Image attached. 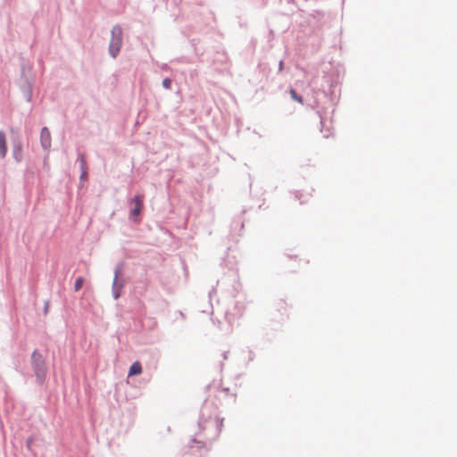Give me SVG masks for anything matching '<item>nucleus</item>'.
Masks as SVG:
<instances>
[{"instance_id": "5", "label": "nucleus", "mask_w": 457, "mask_h": 457, "mask_svg": "<svg viewBox=\"0 0 457 457\" xmlns=\"http://www.w3.org/2000/svg\"><path fill=\"white\" fill-rule=\"evenodd\" d=\"M7 154L6 137L3 130H0V157L4 158Z\"/></svg>"}, {"instance_id": "7", "label": "nucleus", "mask_w": 457, "mask_h": 457, "mask_svg": "<svg viewBox=\"0 0 457 457\" xmlns=\"http://www.w3.org/2000/svg\"><path fill=\"white\" fill-rule=\"evenodd\" d=\"M141 373H142L141 363L139 361L133 362L129 370V377L139 375Z\"/></svg>"}, {"instance_id": "13", "label": "nucleus", "mask_w": 457, "mask_h": 457, "mask_svg": "<svg viewBox=\"0 0 457 457\" xmlns=\"http://www.w3.org/2000/svg\"><path fill=\"white\" fill-rule=\"evenodd\" d=\"M81 165H82V167L85 165V161H84V159H81Z\"/></svg>"}, {"instance_id": "11", "label": "nucleus", "mask_w": 457, "mask_h": 457, "mask_svg": "<svg viewBox=\"0 0 457 457\" xmlns=\"http://www.w3.org/2000/svg\"><path fill=\"white\" fill-rule=\"evenodd\" d=\"M162 86L163 87H165L166 89H170V87H171V80L170 79H164L162 80Z\"/></svg>"}, {"instance_id": "12", "label": "nucleus", "mask_w": 457, "mask_h": 457, "mask_svg": "<svg viewBox=\"0 0 457 457\" xmlns=\"http://www.w3.org/2000/svg\"><path fill=\"white\" fill-rule=\"evenodd\" d=\"M282 69H283V62L281 61V62H279V70H282Z\"/></svg>"}, {"instance_id": "1", "label": "nucleus", "mask_w": 457, "mask_h": 457, "mask_svg": "<svg viewBox=\"0 0 457 457\" xmlns=\"http://www.w3.org/2000/svg\"><path fill=\"white\" fill-rule=\"evenodd\" d=\"M122 44V29L120 26H115L112 29V40L109 46V51L112 57H116L120 52Z\"/></svg>"}, {"instance_id": "10", "label": "nucleus", "mask_w": 457, "mask_h": 457, "mask_svg": "<svg viewBox=\"0 0 457 457\" xmlns=\"http://www.w3.org/2000/svg\"><path fill=\"white\" fill-rule=\"evenodd\" d=\"M290 96L294 100L297 101L299 104H303V97L298 96L295 89H290Z\"/></svg>"}, {"instance_id": "8", "label": "nucleus", "mask_w": 457, "mask_h": 457, "mask_svg": "<svg viewBox=\"0 0 457 457\" xmlns=\"http://www.w3.org/2000/svg\"><path fill=\"white\" fill-rule=\"evenodd\" d=\"M84 282H85V280L82 277H79L76 278L75 284H74V289L76 292H78L81 289V287L84 285Z\"/></svg>"}, {"instance_id": "3", "label": "nucleus", "mask_w": 457, "mask_h": 457, "mask_svg": "<svg viewBox=\"0 0 457 457\" xmlns=\"http://www.w3.org/2000/svg\"><path fill=\"white\" fill-rule=\"evenodd\" d=\"M32 364L35 370V373L37 377H43L45 375L44 359L37 351H34L31 356Z\"/></svg>"}, {"instance_id": "6", "label": "nucleus", "mask_w": 457, "mask_h": 457, "mask_svg": "<svg viewBox=\"0 0 457 457\" xmlns=\"http://www.w3.org/2000/svg\"><path fill=\"white\" fill-rule=\"evenodd\" d=\"M122 284L118 283V276L116 275L112 284L113 297L118 299L121 295Z\"/></svg>"}, {"instance_id": "9", "label": "nucleus", "mask_w": 457, "mask_h": 457, "mask_svg": "<svg viewBox=\"0 0 457 457\" xmlns=\"http://www.w3.org/2000/svg\"><path fill=\"white\" fill-rule=\"evenodd\" d=\"M13 156L16 159V161H21V144H19L15 147V149L13 151Z\"/></svg>"}, {"instance_id": "14", "label": "nucleus", "mask_w": 457, "mask_h": 457, "mask_svg": "<svg viewBox=\"0 0 457 457\" xmlns=\"http://www.w3.org/2000/svg\"><path fill=\"white\" fill-rule=\"evenodd\" d=\"M86 176H87V174H86V172H84V173L82 174L81 178H86Z\"/></svg>"}, {"instance_id": "2", "label": "nucleus", "mask_w": 457, "mask_h": 457, "mask_svg": "<svg viewBox=\"0 0 457 457\" xmlns=\"http://www.w3.org/2000/svg\"><path fill=\"white\" fill-rule=\"evenodd\" d=\"M129 204L134 205L130 212V216L135 221H137V218L144 209L143 195L134 196Z\"/></svg>"}, {"instance_id": "4", "label": "nucleus", "mask_w": 457, "mask_h": 457, "mask_svg": "<svg viewBox=\"0 0 457 457\" xmlns=\"http://www.w3.org/2000/svg\"><path fill=\"white\" fill-rule=\"evenodd\" d=\"M40 142L45 149H49L51 146V134L46 127L41 129Z\"/></svg>"}]
</instances>
